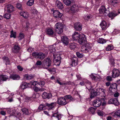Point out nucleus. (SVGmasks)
I'll use <instances>...</instances> for the list:
<instances>
[{
    "label": "nucleus",
    "mask_w": 120,
    "mask_h": 120,
    "mask_svg": "<svg viewBox=\"0 0 120 120\" xmlns=\"http://www.w3.org/2000/svg\"><path fill=\"white\" fill-rule=\"evenodd\" d=\"M51 61L50 59L47 58L44 59L42 62V67L43 68L47 69L51 65Z\"/></svg>",
    "instance_id": "obj_1"
},
{
    "label": "nucleus",
    "mask_w": 120,
    "mask_h": 120,
    "mask_svg": "<svg viewBox=\"0 0 120 120\" xmlns=\"http://www.w3.org/2000/svg\"><path fill=\"white\" fill-rule=\"evenodd\" d=\"M55 103L52 102L50 104L46 103L45 105L42 104L40 105L38 107L39 109L40 110H44L46 108V105L50 109H52L54 107Z\"/></svg>",
    "instance_id": "obj_2"
},
{
    "label": "nucleus",
    "mask_w": 120,
    "mask_h": 120,
    "mask_svg": "<svg viewBox=\"0 0 120 120\" xmlns=\"http://www.w3.org/2000/svg\"><path fill=\"white\" fill-rule=\"evenodd\" d=\"M63 26L61 23H57L55 25V28L56 32L58 34L61 33L63 31Z\"/></svg>",
    "instance_id": "obj_3"
},
{
    "label": "nucleus",
    "mask_w": 120,
    "mask_h": 120,
    "mask_svg": "<svg viewBox=\"0 0 120 120\" xmlns=\"http://www.w3.org/2000/svg\"><path fill=\"white\" fill-rule=\"evenodd\" d=\"M32 55L35 58L41 60L43 59L45 57V55L41 52L38 53L34 52L33 53Z\"/></svg>",
    "instance_id": "obj_4"
},
{
    "label": "nucleus",
    "mask_w": 120,
    "mask_h": 120,
    "mask_svg": "<svg viewBox=\"0 0 120 120\" xmlns=\"http://www.w3.org/2000/svg\"><path fill=\"white\" fill-rule=\"evenodd\" d=\"M57 102L59 105H65L68 103L66 99L63 97L58 98Z\"/></svg>",
    "instance_id": "obj_5"
},
{
    "label": "nucleus",
    "mask_w": 120,
    "mask_h": 120,
    "mask_svg": "<svg viewBox=\"0 0 120 120\" xmlns=\"http://www.w3.org/2000/svg\"><path fill=\"white\" fill-rule=\"evenodd\" d=\"M85 35L83 34H81V36L78 39V42L79 44L83 45L85 41H86Z\"/></svg>",
    "instance_id": "obj_6"
},
{
    "label": "nucleus",
    "mask_w": 120,
    "mask_h": 120,
    "mask_svg": "<svg viewBox=\"0 0 120 120\" xmlns=\"http://www.w3.org/2000/svg\"><path fill=\"white\" fill-rule=\"evenodd\" d=\"M91 49L90 45L87 44L85 46H83L82 47L81 50L84 52L87 53Z\"/></svg>",
    "instance_id": "obj_7"
},
{
    "label": "nucleus",
    "mask_w": 120,
    "mask_h": 120,
    "mask_svg": "<svg viewBox=\"0 0 120 120\" xmlns=\"http://www.w3.org/2000/svg\"><path fill=\"white\" fill-rule=\"evenodd\" d=\"M99 12L100 14H104L105 15H107L109 13V11L106 10V8L104 6L101 7L99 10Z\"/></svg>",
    "instance_id": "obj_8"
},
{
    "label": "nucleus",
    "mask_w": 120,
    "mask_h": 120,
    "mask_svg": "<svg viewBox=\"0 0 120 120\" xmlns=\"http://www.w3.org/2000/svg\"><path fill=\"white\" fill-rule=\"evenodd\" d=\"M117 85L116 83H114L111 84L109 88V90L112 93H115L117 90Z\"/></svg>",
    "instance_id": "obj_9"
},
{
    "label": "nucleus",
    "mask_w": 120,
    "mask_h": 120,
    "mask_svg": "<svg viewBox=\"0 0 120 120\" xmlns=\"http://www.w3.org/2000/svg\"><path fill=\"white\" fill-rule=\"evenodd\" d=\"M61 41L63 44L65 45H67L69 44V39L66 36H63L61 37Z\"/></svg>",
    "instance_id": "obj_10"
},
{
    "label": "nucleus",
    "mask_w": 120,
    "mask_h": 120,
    "mask_svg": "<svg viewBox=\"0 0 120 120\" xmlns=\"http://www.w3.org/2000/svg\"><path fill=\"white\" fill-rule=\"evenodd\" d=\"M101 100L98 98L94 100L93 102V105L95 107H98L101 105Z\"/></svg>",
    "instance_id": "obj_11"
},
{
    "label": "nucleus",
    "mask_w": 120,
    "mask_h": 120,
    "mask_svg": "<svg viewBox=\"0 0 120 120\" xmlns=\"http://www.w3.org/2000/svg\"><path fill=\"white\" fill-rule=\"evenodd\" d=\"M120 74V72L117 69L114 68L112 71V76L113 78H115L119 76Z\"/></svg>",
    "instance_id": "obj_12"
},
{
    "label": "nucleus",
    "mask_w": 120,
    "mask_h": 120,
    "mask_svg": "<svg viewBox=\"0 0 120 120\" xmlns=\"http://www.w3.org/2000/svg\"><path fill=\"white\" fill-rule=\"evenodd\" d=\"M108 103L109 104H114L116 105H119V103L117 99L115 98H112L109 100Z\"/></svg>",
    "instance_id": "obj_13"
},
{
    "label": "nucleus",
    "mask_w": 120,
    "mask_h": 120,
    "mask_svg": "<svg viewBox=\"0 0 120 120\" xmlns=\"http://www.w3.org/2000/svg\"><path fill=\"white\" fill-rule=\"evenodd\" d=\"M74 28L76 30L80 31L82 29V24L79 22H77L74 24Z\"/></svg>",
    "instance_id": "obj_14"
},
{
    "label": "nucleus",
    "mask_w": 120,
    "mask_h": 120,
    "mask_svg": "<svg viewBox=\"0 0 120 120\" xmlns=\"http://www.w3.org/2000/svg\"><path fill=\"white\" fill-rule=\"evenodd\" d=\"M53 15L54 17L57 18H60L62 15V14L60 13L57 10H55L53 11Z\"/></svg>",
    "instance_id": "obj_15"
},
{
    "label": "nucleus",
    "mask_w": 120,
    "mask_h": 120,
    "mask_svg": "<svg viewBox=\"0 0 120 120\" xmlns=\"http://www.w3.org/2000/svg\"><path fill=\"white\" fill-rule=\"evenodd\" d=\"M8 79V77L5 75H0V84L2 83L3 81H5Z\"/></svg>",
    "instance_id": "obj_16"
},
{
    "label": "nucleus",
    "mask_w": 120,
    "mask_h": 120,
    "mask_svg": "<svg viewBox=\"0 0 120 120\" xmlns=\"http://www.w3.org/2000/svg\"><path fill=\"white\" fill-rule=\"evenodd\" d=\"M99 94V92L97 90L95 91L94 90L92 89L91 91L90 98H93L94 97L97 96Z\"/></svg>",
    "instance_id": "obj_17"
},
{
    "label": "nucleus",
    "mask_w": 120,
    "mask_h": 120,
    "mask_svg": "<svg viewBox=\"0 0 120 120\" xmlns=\"http://www.w3.org/2000/svg\"><path fill=\"white\" fill-rule=\"evenodd\" d=\"M5 8L7 10V12L9 13H11L14 10L13 6L11 4L8 5L6 6Z\"/></svg>",
    "instance_id": "obj_18"
},
{
    "label": "nucleus",
    "mask_w": 120,
    "mask_h": 120,
    "mask_svg": "<svg viewBox=\"0 0 120 120\" xmlns=\"http://www.w3.org/2000/svg\"><path fill=\"white\" fill-rule=\"evenodd\" d=\"M80 36L81 34L78 32H75L72 35V38L75 40H77L80 37Z\"/></svg>",
    "instance_id": "obj_19"
},
{
    "label": "nucleus",
    "mask_w": 120,
    "mask_h": 120,
    "mask_svg": "<svg viewBox=\"0 0 120 120\" xmlns=\"http://www.w3.org/2000/svg\"><path fill=\"white\" fill-rule=\"evenodd\" d=\"M57 110H56L55 111L52 112V117H56L58 120H59L61 118V115L59 114Z\"/></svg>",
    "instance_id": "obj_20"
},
{
    "label": "nucleus",
    "mask_w": 120,
    "mask_h": 120,
    "mask_svg": "<svg viewBox=\"0 0 120 120\" xmlns=\"http://www.w3.org/2000/svg\"><path fill=\"white\" fill-rule=\"evenodd\" d=\"M46 33L49 36H52L53 34L54 31L52 28H49L47 29L46 30Z\"/></svg>",
    "instance_id": "obj_21"
},
{
    "label": "nucleus",
    "mask_w": 120,
    "mask_h": 120,
    "mask_svg": "<svg viewBox=\"0 0 120 120\" xmlns=\"http://www.w3.org/2000/svg\"><path fill=\"white\" fill-rule=\"evenodd\" d=\"M54 57V60L56 61V62H58L59 64L57 65H59L60 62V60H61V58L59 54L55 55H53Z\"/></svg>",
    "instance_id": "obj_22"
},
{
    "label": "nucleus",
    "mask_w": 120,
    "mask_h": 120,
    "mask_svg": "<svg viewBox=\"0 0 120 120\" xmlns=\"http://www.w3.org/2000/svg\"><path fill=\"white\" fill-rule=\"evenodd\" d=\"M55 4L56 6L59 9H61L64 7L62 4L58 0L56 1Z\"/></svg>",
    "instance_id": "obj_23"
},
{
    "label": "nucleus",
    "mask_w": 120,
    "mask_h": 120,
    "mask_svg": "<svg viewBox=\"0 0 120 120\" xmlns=\"http://www.w3.org/2000/svg\"><path fill=\"white\" fill-rule=\"evenodd\" d=\"M20 49V47L18 45H15L13 49V51L15 53L18 52Z\"/></svg>",
    "instance_id": "obj_24"
},
{
    "label": "nucleus",
    "mask_w": 120,
    "mask_h": 120,
    "mask_svg": "<svg viewBox=\"0 0 120 120\" xmlns=\"http://www.w3.org/2000/svg\"><path fill=\"white\" fill-rule=\"evenodd\" d=\"M79 7L77 5L74 4L71 7V10L73 12L77 11Z\"/></svg>",
    "instance_id": "obj_25"
},
{
    "label": "nucleus",
    "mask_w": 120,
    "mask_h": 120,
    "mask_svg": "<svg viewBox=\"0 0 120 120\" xmlns=\"http://www.w3.org/2000/svg\"><path fill=\"white\" fill-rule=\"evenodd\" d=\"M10 78L14 80H18L20 79L19 76L16 74H12L11 75Z\"/></svg>",
    "instance_id": "obj_26"
},
{
    "label": "nucleus",
    "mask_w": 120,
    "mask_h": 120,
    "mask_svg": "<svg viewBox=\"0 0 120 120\" xmlns=\"http://www.w3.org/2000/svg\"><path fill=\"white\" fill-rule=\"evenodd\" d=\"M30 84V83H27V82L24 83L20 87L22 89L24 90L26 88L28 87H29L30 86H29Z\"/></svg>",
    "instance_id": "obj_27"
},
{
    "label": "nucleus",
    "mask_w": 120,
    "mask_h": 120,
    "mask_svg": "<svg viewBox=\"0 0 120 120\" xmlns=\"http://www.w3.org/2000/svg\"><path fill=\"white\" fill-rule=\"evenodd\" d=\"M90 77L92 79L97 81L100 80V77L98 75L95 76L93 75H91Z\"/></svg>",
    "instance_id": "obj_28"
},
{
    "label": "nucleus",
    "mask_w": 120,
    "mask_h": 120,
    "mask_svg": "<svg viewBox=\"0 0 120 120\" xmlns=\"http://www.w3.org/2000/svg\"><path fill=\"white\" fill-rule=\"evenodd\" d=\"M110 2L113 6L115 7L120 3L118 0H110Z\"/></svg>",
    "instance_id": "obj_29"
},
{
    "label": "nucleus",
    "mask_w": 120,
    "mask_h": 120,
    "mask_svg": "<svg viewBox=\"0 0 120 120\" xmlns=\"http://www.w3.org/2000/svg\"><path fill=\"white\" fill-rule=\"evenodd\" d=\"M20 14L21 15L25 18H27L28 16V13L26 12H25L23 11H20Z\"/></svg>",
    "instance_id": "obj_30"
},
{
    "label": "nucleus",
    "mask_w": 120,
    "mask_h": 120,
    "mask_svg": "<svg viewBox=\"0 0 120 120\" xmlns=\"http://www.w3.org/2000/svg\"><path fill=\"white\" fill-rule=\"evenodd\" d=\"M100 25L103 30L105 29L106 27V22L103 21L100 24Z\"/></svg>",
    "instance_id": "obj_31"
},
{
    "label": "nucleus",
    "mask_w": 120,
    "mask_h": 120,
    "mask_svg": "<svg viewBox=\"0 0 120 120\" xmlns=\"http://www.w3.org/2000/svg\"><path fill=\"white\" fill-rule=\"evenodd\" d=\"M77 60V58L76 57L74 58L71 59L72 63L71 65L72 66L74 67L77 64L76 63Z\"/></svg>",
    "instance_id": "obj_32"
},
{
    "label": "nucleus",
    "mask_w": 120,
    "mask_h": 120,
    "mask_svg": "<svg viewBox=\"0 0 120 120\" xmlns=\"http://www.w3.org/2000/svg\"><path fill=\"white\" fill-rule=\"evenodd\" d=\"M50 94L46 92H44L42 94V96L44 99L49 98H50Z\"/></svg>",
    "instance_id": "obj_33"
},
{
    "label": "nucleus",
    "mask_w": 120,
    "mask_h": 120,
    "mask_svg": "<svg viewBox=\"0 0 120 120\" xmlns=\"http://www.w3.org/2000/svg\"><path fill=\"white\" fill-rule=\"evenodd\" d=\"M86 83V87L89 90L92 88L91 82L88 81H87Z\"/></svg>",
    "instance_id": "obj_34"
},
{
    "label": "nucleus",
    "mask_w": 120,
    "mask_h": 120,
    "mask_svg": "<svg viewBox=\"0 0 120 120\" xmlns=\"http://www.w3.org/2000/svg\"><path fill=\"white\" fill-rule=\"evenodd\" d=\"M97 90L98 92H99V91H101L102 92V94H104L102 98L104 99L106 96V95L105 94V90L102 88H100L97 89Z\"/></svg>",
    "instance_id": "obj_35"
},
{
    "label": "nucleus",
    "mask_w": 120,
    "mask_h": 120,
    "mask_svg": "<svg viewBox=\"0 0 120 120\" xmlns=\"http://www.w3.org/2000/svg\"><path fill=\"white\" fill-rule=\"evenodd\" d=\"M25 77L26 79L30 80L34 78V76L31 75H25Z\"/></svg>",
    "instance_id": "obj_36"
},
{
    "label": "nucleus",
    "mask_w": 120,
    "mask_h": 120,
    "mask_svg": "<svg viewBox=\"0 0 120 120\" xmlns=\"http://www.w3.org/2000/svg\"><path fill=\"white\" fill-rule=\"evenodd\" d=\"M48 49L50 52L52 53L55 52L56 51L55 47L53 45L49 46Z\"/></svg>",
    "instance_id": "obj_37"
},
{
    "label": "nucleus",
    "mask_w": 120,
    "mask_h": 120,
    "mask_svg": "<svg viewBox=\"0 0 120 120\" xmlns=\"http://www.w3.org/2000/svg\"><path fill=\"white\" fill-rule=\"evenodd\" d=\"M98 42L100 43L103 44L105 43L106 41L105 40L102 38H99L98 39Z\"/></svg>",
    "instance_id": "obj_38"
},
{
    "label": "nucleus",
    "mask_w": 120,
    "mask_h": 120,
    "mask_svg": "<svg viewBox=\"0 0 120 120\" xmlns=\"http://www.w3.org/2000/svg\"><path fill=\"white\" fill-rule=\"evenodd\" d=\"M2 59L4 61H5L6 62L5 64L6 65L10 64L9 60L8 58V57L4 56L3 57Z\"/></svg>",
    "instance_id": "obj_39"
},
{
    "label": "nucleus",
    "mask_w": 120,
    "mask_h": 120,
    "mask_svg": "<svg viewBox=\"0 0 120 120\" xmlns=\"http://www.w3.org/2000/svg\"><path fill=\"white\" fill-rule=\"evenodd\" d=\"M76 44L75 43H71L70 44V47L72 50H74L76 47Z\"/></svg>",
    "instance_id": "obj_40"
},
{
    "label": "nucleus",
    "mask_w": 120,
    "mask_h": 120,
    "mask_svg": "<svg viewBox=\"0 0 120 120\" xmlns=\"http://www.w3.org/2000/svg\"><path fill=\"white\" fill-rule=\"evenodd\" d=\"M117 14H114L113 12L109 13L108 15L112 19L114 17H115L117 15Z\"/></svg>",
    "instance_id": "obj_41"
},
{
    "label": "nucleus",
    "mask_w": 120,
    "mask_h": 120,
    "mask_svg": "<svg viewBox=\"0 0 120 120\" xmlns=\"http://www.w3.org/2000/svg\"><path fill=\"white\" fill-rule=\"evenodd\" d=\"M114 47L112 45H109L106 48V50L107 51H109L112 49Z\"/></svg>",
    "instance_id": "obj_42"
},
{
    "label": "nucleus",
    "mask_w": 120,
    "mask_h": 120,
    "mask_svg": "<svg viewBox=\"0 0 120 120\" xmlns=\"http://www.w3.org/2000/svg\"><path fill=\"white\" fill-rule=\"evenodd\" d=\"M36 98V94H33L32 97H29L27 98L30 101L32 100L33 101L35 100V99Z\"/></svg>",
    "instance_id": "obj_43"
},
{
    "label": "nucleus",
    "mask_w": 120,
    "mask_h": 120,
    "mask_svg": "<svg viewBox=\"0 0 120 120\" xmlns=\"http://www.w3.org/2000/svg\"><path fill=\"white\" fill-rule=\"evenodd\" d=\"M34 3V0H29L27 2V4L28 6H31Z\"/></svg>",
    "instance_id": "obj_44"
},
{
    "label": "nucleus",
    "mask_w": 120,
    "mask_h": 120,
    "mask_svg": "<svg viewBox=\"0 0 120 120\" xmlns=\"http://www.w3.org/2000/svg\"><path fill=\"white\" fill-rule=\"evenodd\" d=\"M22 112L25 114L27 115L28 114V109L26 108H24L22 109Z\"/></svg>",
    "instance_id": "obj_45"
},
{
    "label": "nucleus",
    "mask_w": 120,
    "mask_h": 120,
    "mask_svg": "<svg viewBox=\"0 0 120 120\" xmlns=\"http://www.w3.org/2000/svg\"><path fill=\"white\" fill-rule=\"evenodd\" d=\"M114 114L117 117L120 118V109L117 110L114 113Z\"/></svg>",
    "instance_id": "obj_46"
},
{
    "label": "nucleus",
    "mask_w": 120,
    "mask_h": 120,
    "mask_svg": "<svg viewBox=\"0 0 120 120\" xmlns=\"http://www.w3.org/2000/svg\"><path fill=\"white\" fill-rule=\"evenodd\" d=\"M95 108L92 107H91L88 109V111L90 112L92 114H94L95 111Z\"/></svg>",
    "instance_id": "obj_47"
},
{
    "label": "nucleus",
    "mask_w": 120,
    "mask_h": 120,
    "mask_svg": "<svg viewBox=\"0 0 120 120\" xmlns=\"http://www.w3.org/2000/svg\"><path fill=\"white\" fill-rule=\"evenodd\" d=\"M33 89L35 92H38L40 91V88L36 86H34L33 87Z\"/></svg>",
    "instance_id": "obj_48"
},
{
    "label": "nucleus",
    "mask_w": 120,
    "mask_h": 120,
    "mask_svg": "<svg viewBox=\"0 0 120 120\" xmlns=\"http://www.w3.org/2000/svg\"><path fill=\"white\" fill-rule=\"evenodd\" d=\"M24 38V35L23 34L20 33L19 34L18 37L19 41L21 40Z\"/></svg>",
    "instance_id": "obj_49"
},
{
    "label": "nucleus",
    "mask_w": 120,
    "mask_h": 120,
    "mask_svg": "<svg viewBox=\"0 0 120 120\" xmlns=\"http://www.w3.org/2000/svg\"><path fill=\"white\" fill-rule=\"evenodd\" d=\"M10 37L11 38L13 37L15 38L16 37L15 33H14L13 30L11 31V32Z\"/></svg>",
    "instance_id": "obj_50"
},
{
    "label": "nucleus",
    "mask_w": 120,
    "mask_h": 120,
    "mask_svg": "<svg viewBox=\"0 0 120 120\" xmlns=\"http://www.w3.org/2000/svg\"><path fill=\"white\" fill-rule=\"evenodd\" d=\"M45 83V82L43 81H41L40 82H38V84L41 87L44 86Z\"/></svg>",
    "instance_id": "obj_51"
},
{
    "label": "nucleus",
    "mask_w": 120,
    "mask_h": 120,
    "mask_svg": "<svg viewBox=\"0 0 120 120\" xmlns=\"http://www.w3.org/2000/svg\"><path fill=\"white\" fill-rule=\"evenodd\" d=\"M4 17L7 19H9L11 17V15L9 14H5L4 15Z\"/></svg>",
    "instance_id": "obj_52"
},
{
    "label": "nucleus",
    "mask_w": 120,
    "mask_h": 120,
    "mask_svg": "<svg viewBox=\"0 0 120 120\" xmlns=\"http://www.w3.org/2000/svg\"><path fill=\"white\" fill-rule=\"evenodd\" d=\"M16 7L19 9L21 10L22 9L21 4L19 3H18L17 4Z\"/></svg>",
    "instance_id": "obj_53"
},
{
    "label": "nucleus",
    "mask_w": 120,
    "mask_h": 120,
    "mask_svg": "<svg viewBox=\"0 0 120 120\" xmlns=\"http://www.w3.org/2000/svg\"><path fill=\"white\" fill-rule=\"evenodd\" d=\"M76 54L77 56L79 58H81L83 57V55L82 54L80 53L79 52H76Z\"/></svg>",
    "instance_id": "obj_54"
},
{
    "label": "nucleus",
    "mask_w": 120,
    "mask_h": 120,
    "mask_svg": "<svg viewBox=\"0 0 120 120\" xmlns=\"http://www.w3.org/2000/svg\"><path fill=\"white\" fill-rule=\"evenodd\" d=\"M92 17V16L91 15H88L86 16H85L84 17V19L85 20H88L90 19Z\"/></svg>",
    "instance_id": "obj_55"
},
{
    "label": "nucleus",
    "mask_w": 120,
    "mask_h": 120,
    "mask_svg": "<svg viewBox=\"0 0 120 120\" xmlns=\"http://www.w3.org/2000/svg\"><path fill=\"white\" fill-rule=\"evenodd\" d=\"M30 84H31L35 86L37 84H38V82L37 81H34L33 82H30Z\"/></svg>",
    "instance_id": "obj_56"
},
{
    "label": "nucleus",
    "mask_w": 120,
    "mask_h": 120,
    "mask_svg": "<svg viewBox=\"0 0 120 120\" xmlns=\"http://www.w3.org/2000/svg\"><path fill=\"white\" fill-rule=\"evenodd\" d=\"M64 97L67 99H69L71 100H72L73 99V98L70 95H66Z\"/></svg>",
    "instance_id": "obj_57"
},
{
    "label": "nucleus",
    "mask_w": 120,
    "mask_h": 120,
    "mask_svg": "<svg viewBox=\"0 0 120 120\" xmlns=\"http://www.w3.org/2000/svg\"><path fill=\"white\" fill-rule=\"evenodd\" d=\"M48 70L49 71L52 72H55L56 71V69L55 68L48 69Z\"/></svg>",
    "instance_id": "obj_58"
},
{
    "label": "nucleus",
    "mask_w": 120,
    "mask_h": 120,
    "mask_svg": "<svg viewBox=\"0 0 120 120\" xmlns=\"http://www.w3.org/2000/svg\"><path fill=\"white\" fill-rule=\"evenodd\" d=\"M106 79L108 81H112V78L111 76H107L106 77Z\"/></svg>",
    "instance_id": "obj_59"
},
{
    "label": "nucleus",
    "mask_w": 120,
    "mask_h": 120,
    "mask_svg": "<svg viewBox=\"0 0 120 120\" xmlns=\"http://www.w3.org/2000/svg\"><path fill=\"white\" fill-rule=\"evenodd\" d=\"M97 113L98 115L100 116H102L103 115V112L100 110L97 112Z\"/></svg>",
    "instance_id": "obj_60"
},
{
    "label": "nucleus",
    "mask_w": 120,
    "mask_h": 120,
    "mask_svg": "<svg viewBox=\"0 0 120 120\" xmlns=\"http://www.w3.org/2000/svg\"><path fill=\"white\" fill-rule=\"evenodd\" d=\"M17 68L20 71H22L23 69V68L22 67L20 66L19 65L17 67Z\"/></svg>",
    "instance_id": "obj_61"
},
{
    "label": "nucleus",
    "mask_w": 120,
    "mask_h": 120,
    "mask_svg": "<svg viewBox=\"0 0 120 120\" xmlns=\"http://www.w3.org/2000/svg\"><path fill=\"white\" fill-rule=\"evenodd\" d=\"M76 76L78 80L81 79V77L80 76V75L79 74H77L76 75Z\"/></svg>",
    "instance_id": "obj_62"
},
{
    "label": "nucleus",
    "mask_w": 120,
    "mask_h": 120,
    "mask_svg": "<svg viewBox=\"0 0 120 120\" xmlns=\"http://www.w3.org/2000/svg\"><path fill=\"white\" fill-rule=\"evenodd\" d=\"M42 64V63L41 61L39 60L37 61L36 63V64L37 65H41Z\"/></svg>",
    "instance_id": "obj_63"
},
{
    "label": "nucleus",
    "mask_w": 120,
    "mask_h": 120,
    "mask_svg": "<svg viewBox=\"0 0 120 120\" xmlns=\"http://www.w3.org/2000/svg\"><path fill=\"white\" fill-rule=\"evenodd\" d=\"M34 50V49L31 48H29L27 49V51L29 52H31Z\"/></svg>",
    "instance_id": "obj_64"
}]
</instances>
